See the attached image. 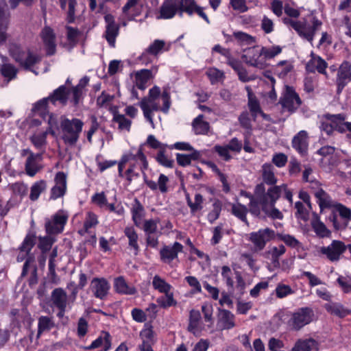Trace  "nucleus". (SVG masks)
Returning a JSON list of instances; mask_svg holds the SVG:
<instances>
[{"label": "nucleus", "mask_w": 351, "mask_h": 351, "mask_svg": "<svg viewBox=\"0 0 351 351\" xmlns=\"http://www.w3.org/2000/svg\"><path fill=\"white\" fill-rule=\"evenodd\" d=\"M139 106L143 110L145 119L155 128L153 121V112L161 110L167 113L171 106L170 95L167 90L161 93L160 88L154 86L149 91V95L144 97Z\"/></svg>", "instance_id": "1"}, {"label": "nucleus", "mask_w": 351, "mask_h": 351, "mask_svg": "<svg viewBox=\"0 0 351 351\" xmlns=\"http://www.w3.org/2000/svg\"><path fill=\"white\" fill-rule=\"evenodd\" d=\"M285 12L288 16L283 19V23L289 27L293 28L298 35L312 43L315 32L319 29L322 23L315 16L311 19V25H307L306 21H298L300 16L298 10L289 5L285 7Z\"/></svg>", "instance_id": "2"}, {"label": "nucleus", "mask_w": 351, "mask_h": 351, "mask_svg": "<svg viewBox=\"0 0 351 351\" xmlns=\"http://www.w3.org/2000/svg\"><path fill=\"white\" fill-rule=\"evenodd\" d=\"M84 122L77 118L69 119L65 117L60 118V134L64 144L74 146L79 140L82 131Z\"/></svg>", "instance_id": "3"}, {"label": "nucleus", "mask_w": 351, "mask_h": 351, "mask_svg": "<svg viewBox=\"0 0 351 351\" xmlns=\"http://www.w3.org/2000/svg\"><path fill=\"white\" fill-rule=\"evenodd\" d=\"M346 117L343 114H326L319 118V128L327 135H331L334 131L343 133L345 120Z\"/></svg>", "instance_id": "4"}, {"label": "nucleus", "mask_w": 351, "mask_h": 351, "mask_svg": "<svg viewBox=\"0 0 351 351\" xmlns=\"http://www.w3.org/2000/svg\"><path fill=\"white\" fill-rule=\"evenodd\" d=\"M315 319V312L310 307H302L294 311L287 324L293 330H300Z\"/></svg>", "instance_id": "5"}, {"label": "nucleus", "mask_w": 351, "mask_h": 351, "mask_svg": "<svg viewBox=\"0 0 351 351\" xmlns=\"http://www.w3.org/2000/svg\"><path fill=\"white\" fill-rule=\"evenodd\" d=\"M10 55L25 69L31 70L34 64H37L40 58L29 51L23 50L17 45H12L10 47Z\"/></svg>", "instance_id": "6"}, {"label": "nucleus", "mask_w": 351, "mask_h": 351, "mask_svg": "<svg viewBox=\"0 0 351 351\" xmlns=\"http://www.w3.org/2000/svg\"><path fill=\"white\" fill-rule=\"evenodd\" d=\"M282 193L285 194V197L290 204H292V192L288 189L287 184H282L274 186L268 189L265 195H262V197L260 199L261 205L269 204L270 206H274Z\"/></svg>", "instance_id": "7"}, {"label": "nucleus", "mask_w": 351, "mask_h": 351, "mask_svg": "<svg viewBox=\"0 0 351 351\" xmlns=\"http://www.w3.org/2000/svg\"><path fill=\"white\" fill-rule=\"evenodd\" d=\"M332 208L331 221L335 229L345 230L351 221V210L339 203H337Z\"/></svg>", "instance_id": "8"}, {"label": "nucleus", "mask_w": 351, "mask_h": 351, "mask_svg": "<svg viewBox=\"0 0 351 351\" xmlns=\"http://www.w3.org/2000/svg\"><path fill=\"white\" fill-rule=\"evenodd\" d=\"M347 250L346 245L340 240H332L327 246L320 247L319 252L330 262H338Z\"/></svg>", "instance_id": "9"}, {"label": "nucleus", "mask_w": 351, "mask_h": 351, "mask_svg": "<svg viewBox=\"0 0 351 351\" xmlns=\"http://www.w3.org/2000/svg\"><path fill=\"white\" fill-rule=\"evenodd\" d=\"M275 232L269 228L260 229L249 234V241L252 243L255 252L263 250L266 244L275 238Z\"/></svg>", "instance_id": "10"}, {"label": "nucleus", "mask_w": 351, "mask_h": 351, "mask_svg": "<svg viewBox=\"0 0 351 351\" xmlns=\"http://www.w3.org/2000/svg\"><path fill=\"white\" fill-rule=\"evenodd\" d=\"M242 58L246 64L259 69H263L267 65L260 46L245 49Z\"/></svg>", "instance_id": "11"}, {"label": "nucleus", "mask_w": 351, "mask_h": 351, "mask_svg": "<svg viewBox=\"0 0 351 351\" xmlns=\"http://www.w3.org/2000/svg\"><path fill=\"white\" fill-rule=\"evenodd\" d=\"M128 163H132L135 166V164L141 165L142 168H147V162L146 158L143 154L141 149H138L136 154L130 152L124 154L120 162H119L118 171L119 176H123V170Z\"/></svg>", "instance_id": "12"}, {"label": "nucleus", "mask_w": 351, "mask_h": 351, "mask_svg": "<svg viewBox=\"0 0 351 351\" xmlns=\"http://www.w3.org/2000/svg\"><path fill=\"white\" fill-rule=\"evenodd\" d=\"M146 10L145 0H128L123 8V12L128 20H134Z\"/></svg>", "instance_id": "13"}, {"label": "nucleus", "mask_w": 351, "mask_h": 351, "mask_svg": "<svg viewBox=\"0 0 351 351\" xmlns=\"http://www.w3.org/2000/svg\"><path fill=\"white\" fill-rule=\"evenodd\" d=\"M282 108L289 112H293L300 105L301 101L292 87L286 86L280 100Z\"/></svg>", "instance_id": "14"}, {"label": "nucleus", "mask_w": 351, "mask_h": 351, "mask_svg": "<svg viewBox=\"0 0 351 351\" xmlns=\"http://www.w3.org/2000/svg\"><path fill=\"white\" fill-rule=\"evenodd\" d=\"M90 289L96 298L104 300L109 293L110 285L104 278H94L90 282Z\"/></svg>", "instance_id": "15"}, {"label": "nucleus", "mask_w": 351, "mask_h": 351, "mask_svg": "<svg viewBox=\"0 0 351 351\" xmlns=\"http://www.w3.org/2000/svg\"><path fill=\"white\" fill-rule=\"evenodd\" d=\"M67 218V215H65L63 211H60L56 213L53 218L45 224L47 234H56L60 233L64 229Z\"/></svg>", "instance_id": "16"}, {"label": "nucleus", "mask_w": 351, "mask_h": 351, "mask_svg": "<svg viewBox=\"0 0 351 351\" xmlns=\"http://www.w3.org/2000/svg\"><path fill=\"white\" fill-rule=\"evenodd\" d=\"M55 185L51 189L50 199H57L63 197L66 191V175L62 172H58L54 178Z\"/></svg>", "instance_id": "17"}, {"label": "nucleus", "mask_w": 351, "mask_h": 351, "mask_svg": "<svg viewBox=\"0 0 351 351\" xmlns=\"http://www.w3.org/2000/svg\"><path fill=\"white\" fill-rule=\"evenodd\" d=\"M183 250V245L175 242L171 245H165L160 251L161 261L166 264L171 265L173 261L178 258V253Z\"/></svg>", "instance_id": "18"}, {"label": "nucleus", "mask_w": 351, "mask_h": 351, "mask_svg": "<svg viewBox=\"0 0 351 351\" xmlns=\"http://www.w3.org/2000/svg\"><path fill=\"white\" fill-rule=\"evenodd\" d=\"M104 19L106 23L105 38L109 45L114 47L116 38L119 33V26L115 23L114 17L111 14H106Z\"/></svg>", "instance_id": "19"}, {"label": "nucleus", "mask_w": 351, "mask_h": 351, "mask_svg": "<svg viewBox=\"0 0 351 351\" xmlns=\"http://www.w3.org/2000/svg\"><path fill=\"white\" fill-rule=\"evenodd\" d=\"M217 327L219 330H230L234 327V315L226 309H218Z\"/></svg>", "instance_id": "20"}, {"label": "nucleus", "mask_w": 351, "mask_h": 351, "mask_svg": "<svg viewBox=\"0 0 351 351\" xmlns=\"http://www.w3.org/2000/svg\"><path fill=\"white\" fill-rule=\"evenodd\" d=\"M285 252L286 249L283 245L269 246L263 256L265 258L270 261L274 267L278 268L280 267L279 259Z\"/></svg>", "instance_id": "21"}, {"label": "nucleus", "mask_w": 351, "mask_h": 351, "mask_svg": "<svg viewBox=\"0 0 351 351\" xmlns=\"http://www.w3.org/2000/svg\"><path fill=\"white\" fill-rule=\"evenodd\" d=\"M180 0H165L160 9V18L168 19L173 18L180 11Z\"/></svg>", "instance_id": "22"}, {"label": "nucleus", "mask_w": 351, "mask_h": 351, "mask_svg": "<svg viewBox=\"0 0 351 351\" xmlns=\"http://www.w3.org/2000/svg\"><path fill=\"white\" fill-rule=\"evenodd\" d=\"M41 160V154H35L30 152L25 162V171L27 175L30 177H34L42 169L40 164Z\"/></svg>", "instance_id": "23"}, {"label": "nucleus", "mask_w": 351, "mask_h": 351, "mask_svg": "<svg viewBox=\"0 0 351 351\" xmlns=\"http://www.w3.org/2000/svg\"><path fill=\"white\" fill-rule=\"evenodd\" d=\"M319 343L313 338H300L295 341L291 351H317Z\"/></svg>", "instance_id": "24"}, {"label": "nucleus", "mask_w": 351, "mask_h": 351, "mask_svg": "<svg viewBox=\"0 0 351 351\" xmlns=\"http://www.w3.org/2000/svg\"><path fill=\"white\" fill-rule=\"evenodd\" d=\"M313 189V194L317 199V202L319 204V206L321 210H323L325 208H333L337 202H334L331 197L322 189L321 188H314Z\"/></svg>", "instance_id": "25"}, {"label": "nucleus", "mask_w": 351, "mask_h": 351, "mask_svg": "<svg viewBox=\"0 0 351 351\" xmlns=\"http://www.w3.org/2000/svg\"><path fill=\"white\" fill-rule=\"evenodd\" d=\"M265 189L263 184H257L254 189V196L250 197V210L253 215H258L260 214V206L261 202L260 201L262 195H265Z\"/></svg>", "instance_id": "26"}, {"label": "nucleus", "mask_w": 351, "mask_h": 351, "mask_svg": "<svg viewBox=\"0 0 351 351\" xmlns=\"http://www.w3.org/2000/svg\"><path fill=\"white\" fill-rule=\"evenodd\" d=\"M245 89L248 96V106L252 115L256 119L258 116H261L264 119L269 120V116L265 114L261 109L259 103L254 95L250 86H246Z\"/></svg>", "instance_id": "27"}, {"label": "nucleus", "mask_w": 351, "mask_h": 351, "mask_svg": "<svg viewBox=\"0 0 351 351\" xmlns=\"http://www.w3.org/2000/svg\"><path fill=\"white\" fill-rule=\"evenodd\" d=\"M10 14L6 10L5 0H0V45L6 39L5 31L9 23Z\"/></svg>", "instance_id": "28"}, {"label": "nucleus", "mask_w": 351, "mask_h": 351, "mask_svg": "<svg viewBox=\"0 0 351 351\" xmlns=\"http://www.w3.org/2000/svg\"><path fill=\"white\" fill-rule=\"evenodd\" d=\"M42 40L49 55H53L56 50V35L50 27H45L41 32Z\"/></svg>", "instance_id": "29"}, {"label": "nucleus", "mask_w": 351, "mask_h": 351, "mask_svg": "<svg viewBox=\"0 0 351 351\" xmlns=\"http://www.w3.org/2000/svg\"><path fill=\"white\" fill-rule=\"evenodd\" d=\"M53 304L64 313L67 304V294L62 288H56L51 292Z\"/></svg>", "instance_id": "30"}, {"label": "nucleus", "mask_w": 351, "mask_h": 351, "mask_svg": "<svg viewBox=\"0 0 351 351\" xmlns=\"http://www.w3.org/2000/svg\"><path fill=\"white\" fill-rule=\"evenodd\" d=\"M36 243L35 236L32 234L26 235L23 243L19 247V254L17 256L18 262H22L29 254Z\"/></svg>", "instance_id": "31"}, {"label": "nucleus", "mask_w": 351, "mask_h": 351, "mask_svg": "<svg viewBox=\"0 0 351 351\" xmlns=\"http://www.w3.org/2000/svg\"><path fill=\"white\" fill-rule=\"evenodd\" d=\"M292 145L300 154L306 152L308 146V134L304 130L300 131L293 138Z\"/></svg>", "instance_id": "32"}, {"label": "nucleus", "mask_w": 351, "mask_h": 351, "mask_svg": "<svg viewBox=\"0 0 351 351\" xmlns=\"http://www.w3.org/2000/svg\"><path fill=\"white\" fill-rule=\"evenodd\" d=\"M69 96L72 97L71 91H69L65 86L62 85L55 90L53 94L48 97L50 102L53 105H56L57 102L62 105H65L69 98ZM71 101H72V99Z\"/></svg>", "instance_id": "33"}, {"label": "nucleus", "mask_w": 351, "mask_h": 351, "mask_svg": "<svg viewBox=\"0 0 351 351\" xmlns=\"http://www.w3.org/2000/svg\"><path fill=\"white\" fill-rule=\"evenodd\" d=\"M135 86L141 89L144 90L147 86V84L152 77V72L147 69H141L131 74Z\"/></svg>", "instance_id": "34"}, {"label": "nucleus", "mask_w": 351, "mask_h": 351, "mask_svg": "<svg viewBox=\"0 0 351 351\" xmlns=\"http://www.w3.org/2000/svg\"><path fill=\"white\" fill-rule=\"evenodd\" d=\"M114 288L117 293L123 295H134L136 293V288L129 285L123 276L115 278L114 280Z\"/></svg>", "instance_id": "35"}, {"label": "nucleus", "mask_w": 351, "mask_h": 351, "mask_svg": "<svg viewBox=\"0 0 351 351\" xmlns=\"http://www.w3.org/2000/svg\"><path fill=\"white\" fill-rule=\"evenodd\" d=\"M351 80V64L343 62L338 71L337 83L339 88H343Z\"/></svg>", "instance_id": "36"}, {"label": "nucleus", "mask_w": 351, "mask_h": 351, "mask_svg": "<svg viewBox=\"0 0 351 351\" xmlns=\"http://www.w3.org/2000/svg\"><path fill=\"white\" fill-rule=\"evenodd\" d=\"M145 184L152 191L158 190L162 193H165L168 191V183L169 182V178L164 175L160 174L157 182L151 180L145 179Z\"/></svg>", "instance_id": "37"}, {"label": "nucleus", "mask_w": 351, "mask_h": 351, "mask_svg": "<svg viewBox=\"0 0 351 351\" xmlns=\"http://www.w3.org/2000/svg\"><path fill=\"white\" fill-rule=\"evenodd\" d=\"M102 346H104V351H108L111 348V336L109 332L106 331H102L100 335L86 349L93 350Z\"/></svg>", "instance_id": "38"}, {"label": "nucleus", "mask_w": 351, "mask_h": 351, "mask_svg": "<svg viewBox=\"0 0 351 351\" xmlns=\"http://www.w3.org/2000/svg\"><path fill=\"white\" fill-rule=\"evenodd\" d=\"M0 67L2 75L6 78L8 81L15 78L17 69L14 66L8 63L7 58L2 55H0Z\"/></svg>", "instance_id": "39"}, {"label": "nucleus", "mask_w": 351, "mask_h": 351, "mask_svg": "<svg viewBox=\"0 0 351 351\" xmlns=\"http://www.w3.org/2000/svg\"><path fill=\"white\" fill-rule=\"evenodd\" d=\"M231 213L238 219L243 222L247 226H249V222L247 219V214L248 213L247 208L237 202L231 204Z\"/></svg>", "instance_id": "40"}, {"label": "nucleus", "mask_w": 351, "mask_h": 351, "mask_svg": "<svg viewBox=\"0 0 351 351\" xmlns=\"http://www.w3.org/2000/svg\"><path fill=\"white\" fill-rule=\"evenodd\" d=\"M48 130L38 129L31 136L30 141L36 149H42L46 145Z\"/></svg>", "instance_id": "41"}, {"label": "nucleus", "mask_w": 351, "mask_h": 351, "mask_svg": "<svg viewBox=\"0 0 351 351\" xmlns=\"http://www.w3.org/2000/svg\"><path fill=\"white\" fill-rule=\"evenodd\" d=\"M327 63L319 56H313L306 65V69L310 72L318 71L325 74Z\"/></svg>", "instance_id": "42"}, {"label": "nucleus", "mask_w": 351, "mask_h": 351, "mask_svg": "<svg viewBox=\"0 0 351 351\" xmlns=\"http://www.w3.org/2000/svg\"><path fill=\"white\" fill-rule=\"evenodd\" d=\"M47 187V182L44 180H40L34 182L30 187V200L32 202L38 200L40 195L46 191Z\"/></svg>", "instance_id": "43"}, {"label": "nucleus", "mask_w": 351, "mask_h": 351, "mask_svg": "<svg viewBox=\"0 0 351 351\" xmlns=\"http://www.w3.org/2000/svg\"><path fill=\"white\" fill-rule=\"evenodd\" d=\"M165 47L166 43L164 40L156 39L142 53V58L147 54L156 56L162 53L163 51L168 49V48L165 49Z\"/></svg>", "instance_id": "44"}, {"label": "nucleus", "mask_w": 351, "mask_h": 351, "mask_svg": "<svg viewBox=\"0 0 351 351\" xmlns=\"http://www.w3.org/2000/svg\"><path fill=\"white\" fill-rule=\"evenodd\" d=\"M60 6L62 10H66V20L69 23L74 22L75 19L76 0H60Z\"/></svg>", "instance_id": "45"}, {"label": "nucleus", "mask_w": 351, "mask_h": 351, "mask_svg": "<svg viewBox=\"0 0 351 351\" xmlns=\"http://www.w3.org/2000/svg\"><path fill=\"white\" fill-rule=\"evenodd\" d=\"M201 314L198 310H191L189 317V330L197 335L201 330Z\"/></svg>", "instance_id": "46"}, {"label": "nucleus", "mask_w": 351, "mask_h": 351, "mask_svg": "<svg viewBox=\"0 0 351 351\" xmlns=\"http://www.w3.org/2000/svg\"><path fill=\"white\" fill-rule=\"evenodd\" d=\"M193 129L195 134H206L210 130V124L204 119V116L200 114L193 121Z\"/></svg>", "instance_id": "47"}, {"label": "nucleus", "mask_w": 351, "mask_h": 351, "mask_svg": "<svg viewBox=\"0 0 351 351\" xmlns=\"http://www.w3.org/2000/svg\"><path fill=\"white\" fill-rule=\"evenodd\" d=\"M262 176L264 182L267 184L274 185L277 182V178L274 173V169L271 164L265 163L263 165Z\"/></svg>", "instance_id": "48"}, {"label": "nucleus", "mask_w": 351, "mask_h": 351, "mask_svg": "<svg viewBox=\"0 0 351 351\" xmlns=\"http://www.w3.org/2000/svg\"><path fill=\"white\" fill-rule=\"evenodd\" d=\"M311 226L317 236L319 237H329L331 232L326 228L325 224L322 222L316 215L311 221Z\"/></svg>", "instance_id": "49"}, {"label": "nucleus", "mask_w": 351, "mask_h": 351, "mask_svg": "<svg viewBox=\"0 0 351 351\" xmlns=\"http://www.w3.org/2000/svg\"><path fill=\"white\" fill-rule=\"evenodd\" d=\"M324 307L328 313L339 317H344L351 313L350 311L344 308L343 306L339 303L326 304Z\"/></svg>", "instance_id": "50"}, {"label": "nucleus", "mask_w": 351, "mask_h": 351, "mask_svg": "<svg viewBox=\"0 0 351 351\" xmlns=\"http://www.w3.org/2000/svg\"><path fill=\"white\" fill-rule=\"evenodd\" d=\"M206 75L213 85L222 83L225 79L224 72L216 67H209L206 71Z\"/></svg>", "instance_id": "51"}, {"label": "nucleus", "mask_w": 351, "mask_h": 351, "mask_svg": "<svg viewBox=\"0 0 351 351\" xmlns=\"http://www.w3.org/2000/svg\"><path fill=\"white\" fill-rule=\"evenodd\" d=\"M160 223L159 218L150 219L145 220L142 228L145 234H156L158 235L162 234V232L159 231L158 224Z\"/></svg>", "instance_id": "52"}, {"label": "nucleus", "mask_w": 351, "mask_h": 351, "mask_svg": "<svg viewBox=\"0 0 351 351\" xmlns=\"http://www.w3.org/2000/svg\"><path fill=\"white\" fill-rule=\"evenodd\" d=\"M89 78L88 77H82L78 84L74 87L72 90V102L74 105H77L82 95L83 88L88 84Z\"/></svg>", "instance_id": "53"}, {"label": "nucleus", "mask_w": 351, "mask_h": 351, "mask_svg": "<svg viewBox=\"0 0 351 351\" xmlns=\"http://www.w3.org/2000/svg\"><path fill=\"white\" fill-rule=\"evenodd\" d=\"M156 302L163 308H167L177 305V301L174 299L172 290L164 293L163 295L158 297L156 300Z\"/></svg>", "instance_id": "54"}, {"label": "nucleus", "mask_w": 351, "mask_h": 351, "mask_svg": "<svg viewBox=\"0 0 351 351\" xmlns=\"http://www.w3.org/2000/svg\"><path fill=\"white\" fill-rule=\"evenodd\" d=\"M125 235L128 239L129 246L134 250V254H137L139 250L138 244V236L133 227H126L124 230Z\"/></svg>", "instance_id": "55"}, {"label": "nucleus", "mask_w": 351, "mask_h": 351, "mask_svg": "<svg viewBox=\"0 0 351 351\" xmlns=\"http://www.w3.org/2000/svg\"><path fill=\"white\" fill-rule=\"evenodd\" d=\"M152 286L154 289L161 293H166L173 289V287L170 284L158 275L154 276Z\"/></svg>", "instance_id": "56"}, {"label": "nucleus", "mask_w": 351, "mask_h": 351, "mask_svg": "<svg viewBox=\"0 0 351 351\" xmlns=\"http://www.w3.org/2000/svg\"><path fill=\"white\" fill-rule=\"evenodd\" d=\"M199 156V152L195 150L190 154H177L176 160L180 166L186 167L191 164V160H197Z\"/></svg>", "instance_id": "57"}, {"label": "nucleus", "mask_w": 351, "mask_h": 351, "mask_svg": "<svg viewBox=\"0 0 351 351\" xmlns=\"http://www.w3.org/2000/svg\"><path fill=\"white\" fill-rule=\"evenodd\" d=\"M53 326L54 323L51 317L47 316L40 317L38 322V337H39L43 332L51 330Z\"/></svg>", "instance_id": "58"}, {"label": "nucleus", "mask_w": 351, "mask_h": 351, "mask_svg": "<svg viewBox=\"0 0 351 351\" xmlns=\"http://www.w3.org/2000/svg\"><path fill=\"white\" fill-rule=\"evenodd\" d=\"M212 210L208 213L207 219L210 223H214L220 216L222 203L220 200L215 199L212 204Z\"/></svg>", "instance_id": "59"}, {"label": "nucleus", "mask_w": 351, "mask_h": 351, "mask_svg": "<svg viewBox=\"0 0 351 351\" xmlns=\"http://www.w3.org/2000/svg\"><path fill=\"white\" fill-rule=\"evenodd\" d=\"M144 214L143 207L138 202H136L132 208V220L136 226H141Z\"/></svg>", "instance_id": "60"}, {"label": "nucleus", "mask_w": 351, "mask_h": 351, "mask_svg": "<svg viewBox=\"0 0 351 351\" xmlns=\"http://www.w3.org/2000/svg\"><path fill=\"white\" fill-rule=\"evenodd\" d=\"M293 69V65L288 61H280L275 68V72L280 78L285 77Z\"/></svg>", "instance_id": "61"}, {"label": "nucleus", "mask_w": 351, "mask_h": 351, "mask_svg": "<svg viewBox=\"0 0 351 351\" xmlns=\"http://www.w3.org/2000/svg\"><path fill=\"white\" fill-rule=\"evenodd\" d=\"M197 7L198 5L194 0H182L180 1V16L182 15L183 12H186L189 15L193 14Z\"/></svg>", "instance_id": "62"}, {"label": "nucleus", "mask_w": 351, "mask_h": 351, "mask_svg": "<svg viewBox=\"0 0 351 351\" xmlns=\"http://www.w3.org/2000/svg\"><path fill=\"white\" fill-rule=\"evenodd\" d=\"M263 211L265 215L272 219H282L283 214L274 206H270L269 204L261 205Z\"/></svg>", "instance_id": "63"}, {"label": "nucleus", "mask_w": 351, "mask_h": 351, "mask_svg": "<svg viewBox=\"0 0 351 351\" xmlns=\"http://www.w3.org/2000/svg\"><path fill=\"white\" fill-rule=\"evenodd\" d=\"M263 52L265 61L272 59L282 52V47L279 45H272L269 47H261Z\"/></svg>", "instance_id": "64"}]
</instances>
